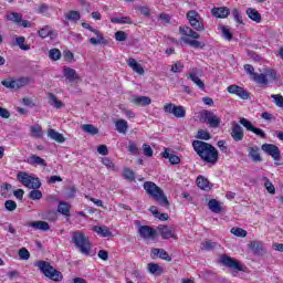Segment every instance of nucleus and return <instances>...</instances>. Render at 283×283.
<instances>
[{"mask_svg": "<svg viewBox=\"0 0 283 283\" xmlns=\"http://www.w3.org/2000/svg\"><path fill=\"white\" fill-rule=\"evenodd\" d=\"M182 70H185V64H182V62H176L172 66L170 72H172L174 74L176 73H180L182 72Z\"/></svg>", "mask_w": 283, "mask_h": 283, "instance_id": "obj_55", "label": "nucleus"}, {"mask_svg": "<svg viewBox=\"0 0 283 283\" xmlns=\"http://www.w3.org/2000/svg\"><path fill=\"white\" fill-rule=\"evenodd\" d=\"M128 151L130 154H134V156H138V154H140V150H138V146L132 140L128 142Z\"/></svg>", "mask_w": 283, "mask_h": 283, "instance_id": "obj_53", "label": "nucleus"}, {"mask_svg": "<svg viewBox=\"0 0 283 283\" xmlns=\"http://www.w3.org/2000/svg\"><path fill=\"white\" fill-rule=\"evenodd\" d=\"M102 163L108 169H113V171H116V166L114 165V161H112V159H109L108 157L102 158Z\"/></svg>", "mask_w": 283, "mask_h": 283, "instance_id": "obj_58", "label": "nucleus"}, {"mask_svg": "<svg viewBox=\"0 0 283 283\" xmlns=\"http://www.w3.org/2000/svg\"><path fill=\"white\" fill-rule=\"evenodd\" d=\"M124 178L126 180H129V182H134V180H136V172H134V170H132L130 168H125Z\"/></svg>", "mask_w": 283, "mask_h": 283, "instance_id": "obj_46", "label": "nucleus"}, {"mask_svg": "<svg viewBox=\"0 0 283 283\" xmlns=\"http://www.w3.org/2000/svg\"><path fill=\"white\" fill-rule=\"evenodd\" d=\"M228 92L229 94H235L237 96H239V98H242L243 101L249 99V92H247V90L239 85L228 86Z\"/></svg>", "mask_w": 283, "mask_h": 283, "instance_id": "obj_14", "label": "nucleus"}, {"mask_svg": "<svg viewBox=\"0 0 283 283\" xmlns=\"http://www.w3.org/2000/svg\"><path fill=\"white\" fill-rule=\"evenodd\" d=\"M115 40L119 42L127 41V34L125 33V31H117L115 33Z\"/></svg>", "mask_w": 283, "mask_h": 283, "instance_id": "obj_64", "label": "nucleus"}, {"mask_svg": "<svg viewBox=\"0 0 283 283\" xmlns=\"http://www.w3.org/2000/svg\"><path fill=\"white\" fill-rule=\"evenodd\" d=\"M240 125H242V127H244L248 132H253V129L255 128V126H253V123H251V120L244 118V117H240L239 119Z\"/></svg>", "mask_w": 283, "mask_h": 283, "instance_id": "obj_44", "label": "nucleus"}, {"mask_svg": "<svg viewBox=\"0 0 283 283\" xmlns=\"http://www.w3.org/2000/svg\"><path fill=\"white\" fill-rule=\"evenodd\" d=\"M249 249H251L252 253H254V255H260V253H262V251H264V243L260 242V241H251L249 243Z\"/></svg>", "mask_w": 283, "mask_h": 283, "instance_id": "obj_29", "label": "nucleus"}, {"mask_svg": "<svg viewBox=\"0 0 283 283\" xmlns=\"http://www.w3.org/2000/svg\"><path fill=\"white\" fill-rule=\"evenodd\" d=\"M17 178L21 185L28 187V189H41V180L38 177H32L25 171H20Z\"/></svg>", "mask_w": 283, "mask_h": 283, "instance_id": "obj_5", "label": "nucleus"}, {"mask_svg": "<svg viewBox=\"0 0 283 283\" xmlns=\"http://www.w3.org/2000/svg\"><path fill=\"white\" fill-rule=\"evenodd\" d=\"M248 156L253 163H262V157L260 156V147L258 146L250 147Z\"/></svg>", "mask_w": 283, "mask_h": 283, "instance_id": "obj_23", "label": "nucleus"}, {"mask_svg": "<svg viewBox=\"0 0 283 283\" xmlns=\"http://www.w3.org/2000/svg\"><path fill=\"white\" fill-rule=\"evenodd\" d=\"M198 138H200L201 140H210L211 138V134H209V132L200 129L198 130Z\"/></svg>", "mask_w": 283, "mask_h": 283, "instance_id": "obj_62", "label": "nucleus"}, {"mask_svg": "<svg viewBox=\"0 0 283 283\" xmlns=\"http://www.w3.org/2000/svg\"><path fill=\"white\" fill-rule=\"evenodd\" d=\"M192 147L203 163H208L209 165H216L218 163L220 156L213 145L207 142L195 140Z\"/></svg>", "mask_w": 283, "mask_h": 283, "instance_id": "obj_1", "label": "nucleus"}, {"mask_svg": "<svg viewBox=\"0 0 283 283\" xmlns=\"http://www.w3.org/2000/svg\"><path fill=\"white\" fill-rule=\"evenodd\" d=\"M70 209H71L70 203L65 201H61L57 206V211L59 213H62V216L70 217Z\"/></svg>", "mask_w": 283, "mask_h": 283, "instance_id": "obj_38", "label": "nucleus"}, {"mask_svg": "<svg viewBox=\"0 0 283 283\" xmlns=\"http://www.w3.org/2000/svg\"><path fill=\"white\" fill-rule=\"evenodd\" d=\"M38 34L41 39H48V36H52V30L50 27H44L38 31Z\"/></svg>", "mask_w": 283, "mask_h": 283, "instance_id": "obj_49", "label": "nucleus"}, {"mask_svg": "<svg viewBox=\"0 0 283 283\" xmlns=\"http://www.w3.org/2000/svg\"><path fill=\"white\" fill-rule=\"evenodd\" d=\"M72 242L83 253V255H90V251H92V243L85 233L81 231L73 232Z\"/></svg>", "mask_w": 283, "mask_h": 283, "instance_id": "obj_3", "label": "nucleus"}, {"mask_svg": "<svg viewBox=\"0 0 283 283\" xmlns=\"http://www.w3.org/2000/svg\"><path fill=\"white\" fill-rule=\"evenodd\" d=\"M229 134L234 143H241V140H244V128H242L238 122L231 123Z\"/></svg>", "mask_w": 283, "mask_h": 283, "instance_id": "obj_9", "label": "nucleus"}, {"mask_svg": "<svg viewBox=\"0 0 283 283\" xmlns=\"http://www.w3.org/2000/svg\"><path fill=\"white\" fill-rule=\"evenodd\" d=\"M28 165H39L40 167H48V163L45 161V159L36 156V155H32L27 159Z\"/></svg>", "mask_w": 283, "mask_h": 283, "instance_id": "obj_28", "label": "nucleus"}, {"mask_svg": "<svg viewBox=\"0 0 283 283\" xmlns=\"http://www.w3.org/2000/svg\"><path fill=\"white\" fill-rule=\"evenodd\" d=\"M200 76H202V71L195 67L192 69V72L189 75H187V78L193 81V83L197 85L199 90H205V82L200 80Z\"/></svg>", "mask_w": 283, "mask_h": 283, "instance_id": "obj_13", "label": "nucleus"}, {"mask_svg": "<svg viewBox=\"0 0 283 283\" xmlns=\"http://www.w3.org/2000/svg\"><path fill=\"white\" fill-rule=\"evenodd\" d=\"M216 247H218L217 242L206 241L205 243H202L201 249H203V251H213V249H216Z\"/></svg>", "mask_w": 283, "mask_h": 283, "instance_id": "obj_54", "label": "nucleus"}, {"mask_svg": "<svg viewBox=\"0 0 283 283\" xmlns=\"http://www.w3.org/2000/svg\"><path fill=\"white\" fill-rule=\"evenodd\" d=\"M132 103L139 107H147V105H151V98L147 96H133Z\"/></svg>", "mask_w": 283, "mask_h": 283, "instance_id": "obj_20", "label": "nucleus"}, {"mask_svg": "<svg viewBox=\"0 0 283 283\" xmlns=\"http://www.w3.org/2000/svg\"><path fill=\"white\" fill-rule=\"evenodd\" d=\"M230 233H232L237 238H247V230H244L242 228H232L230 230Z\"/></svg>", "mask_w": 283, "mask_h": 283, "instance_id": "obj_50", "label": "nucleus"}, {"mask_svg": "<svg viewBox=\"0 0 283 283\" xmlns=\"http://www.w3.org/2000/svg\"><path fill=\"white\" fill-rule=\"evenodd\" d=\"M93 231H95L97 235H102V238H109V235H112V231H109L107 227L103 228L95 226L93 227Z\"/></svg>", "mask_w": 283, "mask_h": 283, "instance_id": "obj_36", "label": "nucleus"}, {"mask_svg": "<svg viewBox=\"0 0 283 283\" xmlns=\"http://www.w3.org/2000/svg\"><path fill=\"white\" fill-rule=\"evenodd\" d=\"M115 127L118 134H127V129H129V125L125 119H118L115 122Z\"/></svg>", "mask_w": 283, "mask_h": 283, "instance_id": "obj_33", "label": "nucleus"}, {"mask_svg": "<svg viewBox=\"0 0 283 283\" xmlns=\"http://www.w3.org/2000/svg\"><path fill=\"white\" fill-rule=\"evenodd\" d=\"M111 23H119L122 25H132L134 21L129 17H122V18H112Z\"/></svg>", "mask_w": 283, "mask_h": 283, "instance_id": "obj_40", "label": "nucleus"}, {"mask_svg": "<svg viewBox=\"0 0 283 283\" xmlns=\"http://www.w3.org/2000/svg\"><path fill=\"white\" fill-rule=\"evenodd\" d=\"M170 151L171 149L165 148V151L161 153L163 158H166L167 160H169L170 165H180V157L171 154Z\"/></svg>", "mask_w": 283, "mask_h": 283, "instance_id": "obj_19", "label": "nucleus"}, {"mask_svg": "<svg viewBox=\"0 0 283 283\" xmlns=\"http://www.w3.org/2000/svg\"><path fill=\"white\" fill-rule=\"evenodd\" d=\"M263 181L266 191H269L272 195H275V186H273V182H271V180H269L266 177H263Z\"/></svg>", "mask_w": 283, "mask_h": 283, "instance_id": "obj_51", "label": "nucleus"}, {"mask_svg": "<svg viewBox=\"0 0 283 283\" xmlns=\"http://www.w3.org/2000/svg\"><path fill=\"white\" fill-rule=\"evenodd\" d=\"M229 9L227 7L213 8L211 10L212 17H217V19H227L229 17Z\"/></svg>", "mask_w": 283, "mask_h": 283, "instance_id": "obj_22", "label": "nucleus"}, {"mask_svg": "<svg viewBox=\"0 0 283 283\" xmlns=\"http://www.w3.org/2000/svg\"><path fill=\"white\" fill-rule=\"evenodd\" d=\"M220 264L227 266V269H233L234 271H244L240 265V262L227 254H222L219 259Z\"/></svg>", "mask_w": 283, "mask_h": 283, "instance_id": "obj_10", "label": "nucleus"}, {"mask_svg": "<svg viewBox=\"0 0 283 283\" xmlns=\"http://www.w3.org/2000/svg\"><path fill=\"white\" fill-rule=\"evenodd\" d=\"M32 138H43V128L39 125L30 127Z\"/></svg>", "mask_w": 283, "mask_h": 283, "instance_id": "obj_41", "label": "nucleus"}, {"mask_svg": "<svg viewBox=\"0 0 283 283\" xmlns=\"http://www.w3.org/2000/svg\"><path fill=\"white\" fill-rule=\"evenodd\" d=\"M4 207L7 211H14L17 209V202L14 200H7Z\"/></svg>", "mask_w": 283, "mask_h": 283, "instance_id": "obj_63", "label": "nucleus"}, {"mask_svg": "<svg viewBox=\"0 0 283 283\" xmlns=\"http://www.w3.org/2000/svg\"><path fill=\"white\" fill-rule=\"evenodd\" d=\"M35 266L43 273V275H45V277L53 280V282H61L63 280V273L54 269L48 261H38L35 262Z\"/></svg>", "mask_w": 283, "mask_h": 283, "instance_id": "obj_4", "label": "nucleus"}, {"mask_svg": "<svg viewBox=\"0 0 283 283\" xmlns=\"http://www.w3.org/2000/svg\"><path fill=\"white\" fill-rule=\"evenodd\" d=\"M81 127L82 130L85 132V134H90V136H96V134H98V128L92 124H84Z\"/></svg>", "mask_w": 283, "mask_h": 283, "instance_id": "obj_39", "label": "nucleus"}, {"mask_svg": "<svg viewBox=\"0 0 283 283\" xmlns=\"http://www.w3.org/2000/svg\"><path fill=\"white\" fill-rule=\"evenodd\" d=\"M221 32H222L223 39H226L227 41H231V39H233V34H231V31L229 30V28L221 27Z\"/></svg>", "mask_w": 283, "mask_h": 283, "instance_id": "obj_60", "label": "nucleus"}, {"mask_svg": "<svg viewBox=\"0 0 283 283\" xmlns=\"http://www.w3.org/2000/svg\"><path fill=\"white\" fill-rule=\"evenodd\" d=\"M65 19L67 21H81V13L78 11H69L65 13Z\"/></svg>", "mask_w": 283, "mask_h": 283, "instance_id": "obj_45", "label": "nucleus"}, {"mask_svg": "<svg viewBox=\"0 0 283 283\" xmlns=\"http://www.w3.org/2000/svg\"><path fill=\"white\" fill-rule=\"evenodd\" d=\"M153 258H160V260H165L166 262H171V256L165 249L153 248L150 251Z\"/></svg>", "mask_w": 283, "mask_h": 283, "instance_id": "obj_17", "label": "nucleus"}, {"mask_svg": "<svg viewBox=\"0 0 283 283\" xmlns=\"http://www.w3.org/2000/svg\"><path fill=\"white\" fill-rule=\"evenodd\" d=\"M138 233L144 240H149V238H156V230L149 226H142L138 228Z\"/></svg>", "mask_w": 283, "mask_h": 283, "instance_id": "obj_15", "label": "nucleus"}, {"mask_svg": "<svg viewBox=\"0 0 283 283\" xmlns=\"http://www.w3.org/2000/svg\"><path fill=\"white\" fill-rule=\"evenodd\" d=\"M147 271L151 275H163V268L158 263H148Z\"/></svg>", "mask_w": 283, "mask_h": 283, "instance_id": "obj_32", "label": "nucleus"}, {"mask_svg": "<svg viewBox=\"0 0 283 283\" xmlns=\"http://www.w3.org/2000/svg\"><path fill=\"white\" fill-rule=\"evenodd\" d=\"M180 41L182 43H186V45H190V48H195L196 50H202L205 48V43L198 41V40H191L189 38H181Z\"/></svg>", "mask_w": 283, "mask_h": 283, "instance_id": "obj_31", "label": "nucleus"}, {"mask_svg": "<svg viewBox=\"0 0 283 283\" xmlns=\"http://www.w3.org/2000/svg\"><path fill=\"white\" fill-rule=\"evenodd\" d=\"M144 189L146 193H148L153 200H156L160 207L169 209V199H167V195H165V191L158 187V185H156L154 181H146L144 182Z\"/></svg>", "mask_w": 283, "mask_h": 283, "instance_id": "obj_2", "label": "nucleus"}, {"mask_svg": "<svg viewBox=\"0 0 283 283\" xmlns=\"http://www.w3.org/2000/svg\"><path fill=\"white\" fill-rule=\"evenodd\" d=\"M1 84L8 90H17L15 80H4L1 82Z\"/></svg>", "mask_w": 283, "mask_h": 283, "instance_id": "obj_56", "label": "nucleus"}, {"mask_svg": "<svg viewBox=\"0 0 283 283\" xmlns=\"http://www.w3.org/2000/svg\"><path fill=\"white\" fill-rule=\"evenodd\" d=\"M158 231L164 240H169V238H174L176 240V232L174 228L169 226H158Z\"/></svg>", "mask_w": 283, "mask_h": 283, "instance_id": "obj_16", "label": "nucleus"}, {"mask_svg": "<svg viewBox=\"0 0 283 283\" xmlns=\"http://www.w3.org/2000/svg\"><path fill=\"white\" fill-rule=\"evenodd\" d=\"M187 19L193 30L197 32H205V23L200 21V14L197 11H188Z\"/></svg>", "mask_w": 283, "mask_h": 283, "instance_id": "obj_7", "label": "nucleus"}, {"mask_svg": "<svg viewBox=\"0 0 283 283\" xmlns=\"http://www.w3.org/2000/svg\"><path fill=\"white\" fill-rule=\"evenodd\" d=\"M64 76L66 81L70 83H74V81H78V74H76V70L72 67L64 66Z\"/></svg>", "mask_w": 283, "mask_h": 283, "instance_id": "obj_26", "label": "nucleus"}, {"mask_svg": "<svg viewBox=\"0 0 283 283\" xmlns=\"http://www.w3.org/2000/svg\"><path fill=\"white\" fill-rule=\"evenodd\" d=\"M247 14L249 17V19H251L252 21H255V23H260L262 21V15L260 14V12L253 8H249L247 10Z\"/></svg>", "mask_w": 283, "mask_h": 283, "instance_id": "obj_34", "label": "nucleus"}, {"mask_svg": "<svg viewBox=\"0 0 283 283\" xmlns=\"http://www.w3.org/2000/svg\"><path fill=\"white\" fill-rule=\"evenodd\" d=\"M208 209H210V211H212V213H222V211H224V208L222 207L220 201H218L216 199L209 200Z\"/></svg>", "mask_w": 283, "mask_h": 283, "instance_id": "obj_24", "label": "nucleus"}, {"mask_svg": "<svg viewBox=\"0 0 283 283\" xmlns=\"http://www.w3.org/2000/svg\"><path fill=\"white\" fill-rule=\"evenodd\" d=\"M271 98H273L276 107L283 108V96L281 94H273L271 95Z\"/></svg>", "mask_w": 283, "mask_h": 283, "instance_id": "obj_57", "label": "nucleus"}, {"mask_svg": "<svg viewBox=\"0 0 283 283\" xmlns=\"http://www.w3.org/2000/svg\"><path fill=\"white\" fill-rule=\"evenodd\" d=\"M143 154L144 156H147V158H151V156H154V149H151V146L144 144Z\"/></svg>", "mask_w": 283, "mask_h": 283, "instance_id": "obj_59", "label": "nucleus"}, {"mask_svg": "<svg viewBox=\"0 0 283 283\" xmlns=\"http://www.w3.org/2000/svg\"><path fill=\"white\" fill-rule=\"evenodd\" d=\"M128 67L132 69L133 72H136L137 74H140V76H143V74H145V69L143 67L142 64L136 62V59L130 57L128 61Z\"/></svg>", "mask_w": 283, "mask_h": 283, "instance_id": "obj_21", "label": "nucleus"}, {"mask_svg": "<svg viewBox=\"0 0 283 283\" xmlns=\"http://www.w3.org/2000/svg\"><path fill=\"white\" fill-rule=\"evenodd\" d=\"M49 59H51V61H60L61 60V50L51 49L49 51Z\"/></svg>", "mask_w": 283, "mask_h": 283, "instance_id": "obj_47", "label": "nucleus"}, {"mask_svg": "<svg viewBox=\"0 0 283 283\" xmlns=\"http://www.w3.org/2000/svg\"><path fill=\"white\" fill-rule=\"evenodd\" d=\"M197 187H199V189H202L203 191H211V187H213V185L209 182V179L199 176L197 178Z\"/></svg>", "mask_w": 283, "mask_h": 283, "instance_id": "obj_25", "label": "nucleus"}, {"mask_svg": "<svg viewBox=\"0 0 283 283\" xmlns=\"http://www.w3.org/2000/svg\"><path fill=\"white\" fill-rule=\"evenodd\" d=\"M19 258H20V260H30V251H28V249H25V248L20 249Z\"/></svg>", "mask_w": 283, "mask_h": 283, "instance_id": "obj_61", "label": "nucleus"}, {"mask_svg": "<svg viewBox=\"0 0 283 283\" xmlns=\"http://www.w3.org/2000/svg\"><path fill=\"white\" fill-rule=\"evenodd\" d=\"M261 149L262 151L271 156L273 160H280V158H282L280 148L273 144H263L261 146Z\"/></svg>", "mask_w": 283, "mask_h": 283, "instance_id": "obj_11", "label": "nucleus"}, {"mask_svg": "<svg viewBox=\"0 0 283 283\" xmlns=\"http://www.w3.org/2000/svg\"><path fill=\"white\" fill-rule=\"evenodd\" d=\"M48 136L51 140H55V143H65V137L63 134L56 132L54 128H50L48 130Z\"/></svg>", "mask_w": 283, "mask_h": 283, "instance_id": "obj_30", "label": "nucleus"}, {"mask_svg": "<svg viewBox=\"0 0 283 283\" xmlns=\"http://www.w3.org/2000/svg\"><path fill=\"white\" fill-rule=\"evenodd\" d=\"M30 83V78L28 77H20L15 80V90H20V87H25Z\"/></svg>", "mask_w": 283, "mask_h": 283, "instance_id": "obj_52", "label": "nucleus"}, {"mask_svg": "<svg viewBox=\"0 0 283 283\" xmlns=\"http://www.w3.org/2000/svg\"><path fill=\"white\" fill-rule=\"evenodd\" d=\"M93 34H95L96 38H91L88 40V43H91V45H107V43H109L107 39H105L103 33H101V31H94Z\"/></svg>", "mask_w": 283, "mask_h": 283, "instance_id": "obj_18", "label": "nucleus"}, {"mask_svg": "<svg viewBox=\"0 0 283 283\" xmlns=\"http://www.w3.org/2000/svg\"><path fill=\"white\" fill-rule=\"evenodd\" d=\"M253 81L259 85H269V77H266L265 73L254 74Z\"/></svg>", "mask_w": 283, "mask_h": 283, "instance_id": "obj_42", "label": "nucleus"}, {"mask_svg": "<svg viewBox=\"0 0 283 283\" xmlns=\"http://www.w3.org/2000/svg\"><path fill=\"white\" fill-rule=\"evenodd\" d=\"M165 114H174L176 118H185L187 116V111L184 106L176 105L174 103H167L164 105Z\"/></svg>", "mask_w": 283, "mask_h": 283, "instance_id": "obj_6", "label": "nucleus"}, {"mask_svg": "<svg viewBox=\"0 0 283 283\" xmlns=\"http://www.w3.org/2000/svg\"><path fill=\"white\" fill-rule=\"evenodd\" d=\"M200 117L210 127H220L221 119L218 117V115L213 114V112L205 109L200 113Z\"/></svg>", "mask_w": 283, "mask_h": 283, "instance_id": "obj_8", "label": "nucleus"}, {"mask_svg": "<svg viewBox=\"0 0 283 283\" xmlns=\"http://www.w3.org/2000/svg\"><path fill=\"white\" fill-rule=\"evenodd\" d=\"M49 104L52 107H55V109H61V107H63V102L56 98V95H54V93H49Z\"/></svg>", "mask_w": 283, "mask_h": 283, "instance_id": "obj_35", "label": "nucleus"}, {"mask_svg": "<svg viewBox=\"0 0 283 283\" xmlns=\"http://www.w3.org/2000/svg\"><path fill=\"white\" fill-rule=\"evenodd\" d=\"M179 32L180 34H184V36H190V39H200V33L193 31V29L189 27H180Z\"/></svg>", "mask_w": 283, "mask_h": 283, "instance_id": "obj_27", "label": "nucleus"}, {"mask_svg": "<svg viewBox=\"0 0 283 283\" xmlns=\"http://www.w3.org/2000/svg\"><path fill=\"white\" fill-rule=\"evenodd\" d=\"M15 45L20 48V50L28 51L30 50V45L25 44V38L24 36H18L15 38Z\"/></svg>", "mask_w": 283, "mask_h": 283, "instance_id": "obj_43", "label": "nucleus"}, {"mask_svg": "<svg viewBox=\"0 0 283 283\" xmlns=\"http://www.w3.org/2000/svg\"><path fill=\"white\" fill-rule=\"evenodd\" d=\"M31 227L40 231H50V223L46 221H34L31 223Z\"/></svg>", "mask_w": 283, "mask_h": 283, "instance_id": "obj_37", "label": "nucleus"}, {"mask_svg": "<svg viewBox=\"0 0 283 283\" xmlns=\"http://www.w3.org/2000/svg\"><path fill=\"white\" fill-rule=\"evenodd\" d=\"M7 20L17 23V25H22V28L31 27L30 21L23 20V15L21 13L11 12L7 15Z\"/></svg>", "mask_w": 283, "mask_h": 283, "instance_id": "obj_12", "label": "nucleus"}, {"mask_svg": "<svg viewBox=\"0 0 283 283\" xmlns=\"http://www.w3.org/2000/svg\"><path fill=\"white\" fill-rule=\"evenodd\" d=\"M29 198H30V200H41V198H43V192H41V190H39V188L33 189L30 191Z\"/></svg>", "mask_w": 283, "mask_h": 283, "instance_id": "obj_48", "label": "nucleus"}]
</instances>
